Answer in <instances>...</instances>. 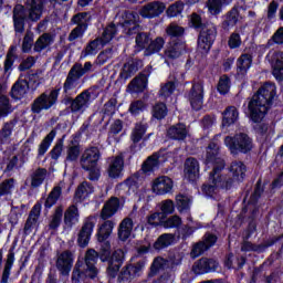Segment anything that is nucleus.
I'll list each match as a JSON object with an SVG mask.
<instances>
[{"label":"nucleus","instance_id":"7c9ffc66","mask_svg":"<svg viewBox=\"0 0 283 283\" xmlns=\"http://www.w3.org/2000/svg\"><path fill=\"white\" fill-rule=\"evenodd\" d=\"M182 50H185V42L182 40H172L164 52V55L168 61H176L182 56Z\"/></svg>","mask_w":283,"mask_h":283},{"label":"nucleus","instance_id":"4be33fe9","mask_svg":"<svg viewBox=\"0 0 283 283\" xmlns=\"http://www.w3.org/2000/svg\"><path fill=\"white\" fill-rule=\"evenodd\" d=\"M184 172L189 182H197L200 178V161L196 157H188L184 164Z\"/></svg>","mask_w":283,"mask_h":283},{"label":"nucleus","instance_id":"c85d7f7f","mask_svg":"<svg viewBox=\"0 0 283 283\" xmlns=\"http://www.w3.org/2000/svg\"><path fill=\"white\" fill-rule=\"evenodd\" d=\"M142 67L143 60L140 59H134L132 62H126L122 67L118 80L125 82L132 78V76H134V74H136V72H138V70H140Z\"/></svg>","mask_w":283,"mask_h":283},{"label":"nucleus","instance_id":"a878e982","mask_svg":"<svg viewBox=\"0 0 283 283\" xmlns=\"http://www.w3.org/2000/svg\"><path fill=\"white\" fill-rule=\"evenodd\" d=\"M81 220V212L78 211L77 205H71L67 207V209L64 211V227L65 229H69V231H72L76 224H78Z\"/></svg>","mask_w":283,"mask_h":283},{"label":"nucleus","instance_id":"7ed1b4c3","mask_svg":"<svg viewBox=\"0 0 283 283\" xmlns=\"http://www.w3.org/2000/svg\"><path fill=\"white\" fill-rule=\"evenodd\" d=\"M98 260V252L96 250H87L84 256L83 270H81L83 263L77 262L73 271L72 280H77V282L78 280H83L84 277H88L90 280H96V277H98V268H96Z\"/></svg>","mask_w":283,"mask_h":283},{"label":"nucleus","instance_id":"a18cd8bd","mask_svg":"<svg viewBox=\"0 0 283 283\" xmlns=\"http://www.w3.org/2000/svg\"><path fill=\"white\" fill-rule=\"evenodd\" d=\"M28 90H30V83L28 80L18 78L11 87V96L12 98H14V95L24 96V94H28Z\"/></svg>","mask_w":283,"mask_h":283},{"label":"nucleus","instance_id":"49530a36","mask_svg":"<svg viewBox=\"0 0 283 283\" xmlns=\"http://www.w3.org/2000/svg\"><path fill=\"white\" fill-rule=\"evenodd\" d=\"M167 262L168 261L163 256L155 258L150 265L148 277H154L155 275H158L160 271H165L167 269Z\"/></svg>","mask_w":283,"mask_h":283},{"label":"nucleus","instance_id":"e433bc0d","mask_svg":"<svg viewBox=\"0 0 283 283\" xmlns=\"http://www.w3.org/2000/svg\"><path fill=\"white\" fill-rule=\"evenodd\" d=\"M229 171L232 174V178L237 180V182H243L244 178H247V165L242 161H232Z\"/></svg>","mask_w":283,"mask_h":283},{"label":"nucleus","instance_id":"338daca9","mask_svg":"<svg viewBox=\"0 0 283 283\" xmlns=\"http://www.w3.org/2000/svg\"><path fill=\"white\" fill-rule=\"evenodd\" d=\"M182 10H185V3L177 1L168 7L166 14L169 17V19H174V17L182 14Z\"/></svg>","mask_w":283,"mask_h":283},{"label":"nucleus","instance_id":"774afa93","mask_svg":"<svg viewBox=\"0 0 283 283\" xmlns=\"http://www.w3.org/2000/svg\"><path fill=\"white\" fill-rule=\"evenodd\" d=\"M272 75L276 81H283V61L277 59L273 62L272 60Z\"/></svg>","mask_w":283,"mask_h":283},{"label":"nucleus","instance_id":"3c124183","mask_svg":"<svg viewBox=\"0 0 283 283\" xmlns=\"http://www.w3.org/2000/svg\"><path fill=\"white\" fill-rule=\"evenodd\" d=\"M217 92L221 96H227V94L231 92V77H229V75L223 74L219 77V82L217 84Z\"/></svg>","mask_w":283,"mask_h":283},{"label":"nucleus","instance_id":"6e6552de","mask_svg":"<svg viewBox=\"0 0 283 283\" xmlns=\"http://www.w3.org/2000/svg\"><path fill=\"white\" fill-rule=\"evenodd\" d=\"M216 39H218V28L216 24L210 23L205 29L199 31L197 39V48L201 54H209L213 44L216 43Z\"/></svg>","mask_w":283,"mask_h":283},{"label":"nucleus","instance_id":"09e8293b","mask_svg":"<svg viewBox=\"0 0 283 283\" xmlns=\"http://www.w3.org/2000/svg\"><path fill=\"white\" fill-rule=\"evenodd\" d=\"M45 176H48V169L45 168H38L31 175V187L32 189H39L41 185L45 181Z\"/></svg>","mask_w":283,"mask_h":283},{"label":"nucleus","instance_id":"a211bd4d","mask_svg":"<svg viewBox=\"0 0 283 283\" xmlns=\"http://www.w3.org/2000/svg\"><path fill=\"white\" fill-rule=\"evenodd\" d=\"M13 30L15 34H23L25 32V23H28V13L25 7L18 4L13 8Z\"/></svg>","mask_w":283,"mask_h":283},{"label":"nucleus","instance_id":"bf43d9fd","mask_svg":"<svg viewBox=\"0 0 283 283\" xmlns=\"http://www.w3.org/2000/svg\"><path fill=\"white\" fill-rule=\"evenodd\" d=\"M12 114V104H10V98L6 95L0 94V118H6Z\"/></svg>","mask_w":283,"mask_h":283},{"label":"nucleus","instance_id":"423d86ee","mask_svg":"<svg viewBox=\"0 0 283 283\" xmlns=\"http://www.w3.org/2000/svg\"><path fill=\"white\" fill-rule=\"evenodd\" d=\"M138 23H140V14L138 12L124 11L116 25L122 34L134 36V34L138 33V28H140Z\"/></svg>","mask_w":283,"mask_h":283},{"label":"nucleus","instance_id":"ea45409f","mask_svg":"<svg viewBox=\"0 0 283 283\" xmlns=\"http://www.w3.org/2000/svg\"><path fill=\"white\" fill-rule=\"evenodd\" d=\"M266 185H269V181H264L262 184V178L258 179L254 190L250 196V199L248 201V205L251 207H258V203L260 202V198H262V195L264 193V189H266Z\"/></svg>","mask_w":283,"mask_h":283},{"label":"nucleus","instance_id":"f8f14e48","mask_svg":"<svg viewBox=\"0 0 283 283\" xmlns=\"http://www.w3.org/2000/svg\"><path fill=\"white\" fill-rule=\"evenodd\" d=\"M145 264H147V259H140L135 264L124 266L118 274L117 281L126 283L133 281L134 277H139L140 272L145 269Z\"/></svg>","mask_w":283,"mask_h":283},{"label":"nucleus","instance_id":"f3484780","mask_svg":"<svg viewBox=\"0 0 283 283\" xmlns=\"http://www.w3.org/2000/svg\"><path fill=\"white\" fill-rule=\"evenodd\" d=\"M251 65H253V55L250 53H243L238 57L235 73L237 81H244V78H247Z\"/></svg>","mask_w":283,"mask_h":283},{"label":"nucleus","instance_id":"c03bdc74","mask_svg":"<svg viewBox=\"0 0 283 283\" xmlns=\"http://www.w3.org/2000/svg\"><path fill=\"white\" fill-rule=\"evenodd\" d=\"M63 195V188L61 186H55L48 195L45 201H44V209L49 211V209H52L54 205L59 202V199Z\"/></svg>","mask_w":283,"mask_h":283},{"label":"nucleus","instance_id":"a19ab883","mask_svg":"<svg viewBox=\"0 0 283 283\" xmlns=\"http://www.w3.org/2000/svg\"><path fill=\"white\" fill-rule=\"evenodd\" d=\"M151 41V33L149 32H138L135 38V54H139V52H145L149 42Z\"/></svg>","mask_w":283,"mask_h":283},{"label":"nucleus","instance_id":"c756f323","mask_svg":"<svg viewBox=\"0 0 283 283\" xmlns=\"http://www.w3.org/2000/svg\"><path fill=\"white\" fill-rule=\"evenodd\" d=\"M123 169H125V157L123 155H117L108 166V177L113 180L123 178Z\"/></svg>","mask_w":283,"mask_h":283},{"label":"nucleus","instance_id":"e2e57ef3","mask_svg":"<svg viewBox=\"0 0 283 283\" xmlns=\"http://www.w3.org/2000/svg\"><path fill=\"white\" fill-rule=\"evenodd\" d=\"M12 189H14V178H9L0 184V198L3 196H12Z\"/></svg>","mask_w":283,"mask_h":283},{"label":"nucleus","instance_id":"bb28decb","mask_svg":"<svg viewBox=\"0 0 283 283\" xmlns=\"http://www.w3.org/2000/svg\"><path fill=\"white\" fill-rule=\"evenodd\" d=\"M208 182L210 184H203L201 186V191L203 195L207 196V198H213V195L216 193V189L220 187V182H222V175L221 172H210Z\"/></svg>","mask_w":283,"mask_h":283},{"label":"nucleus","instance_id":"79ce46f5","mask_svg":"<svg viewBox=\"0 0 283 283\" xmlns=\"http://www.w3.org/2000/svg\"><path fill=\"white\" fill-rule=\"evenodd\" d=\"M165 48V38L157 36L155 40L150 38V41L144 51V56H154L158 54Z\"/></svg>","mask_w":283,"mask_h":283},{"label":"nucleus","instance_id":"20e7f679","mask_svg":"<svg viewBox=\"0 0 283 283\" xmlns=\"http://www.w3.org/2000/svg\"><path fill=\"white\" fill-rule=\"evenodd\" d=\"M224 145L232 156L251 154L253 147H255L253 138L247 133H237L233 136H227L224 138Z\"/></svg>","mask_w":283,"mask_h":283},{"label":"nucleus","instance_id":"b1692460","mask_svg":"<svg viewBox=\"0 0 283 283\" xmlns=\"http://www.w3.org/2000/svg\"><path fill=\"white\" fill-rule=\"evenodd\" d=\"M72 266H74V254H72V251L66 250L59 255L56 260V268L62 275H70Z\"/></svg>","mask_w":283,"mask_h":283},{"label":"nucleus","instance_id":"6e6d98bb","mask_svg":"<svg viewBox=\"0 0 283 283\" xmlns=\"http://www.w3.org/2000/svg\"><path fill=\"white\" fill-rule=\"evenodd\" d=\"M210 24H211L210 22L202 21V17H200V14L198 13L191 14L189 27L192 28L196 32H201L202 30L208 28V25Z\"/></svg>","mask_w":283,"mask_h":283},{"label":"nucleus","instance_id":"f257e3e1","mask_svg":"<svg viewBox=\"0 0 283 283\" xmlns=\"http://www.w3.org/2000/svg\"><path fill=\"white\" fill-rule=\"evenodd\" d=\"M275 98H277V86L273 82H265L258 88L248 103L250 120L255 124L252 126V129L261 138L269 134V124L262 123V120L269 114V109L273 107Z\"/></svg>","mask_w":283,"mask_h":283},{"label":"nucleus","instance_id":"13d9d810","mask_svg":"<svg viewBox=\"0 0 283 283\" xmlns=\"http://www.w3.org/2000/svg\"><path fill=\"white\" fill-rule=\"evenodd\" d=\"M61 222H63V206H59L55 208V211L49 223V229H51L52 231H56V229L61 227Z\"/></svg>","mask_w":283,"mask_h":283},{"label":"nucleus","instance_id":"58836bf2","mask_svg":"<svg viewBox=\"0 0 283 283\" xmlns=\"http://www.w3.org/2000/svg\"><path fill=\"white\" fill-rule=\"evenodd\" d=\"M119 29L115 22L108 23L104 30L102 35L98 38L101 41V45H107L115 36H117Z\"/></svg>","mask_w":283,"mask_h":283},{"label":"nucleus","instance_id":"cd10ccee","mask_svg":"<svg viewBox=\"0 0 283 283\" xmlns=\"http://www.w3.org/2000/svg\"><path fill=\"white\" fill-rule=\"evenodd\" d=\"M147 129H149V126L147 124L137 123L130 134V140L132 145L129 147L132 154H136L138 151V144L143 138L145 137V134H147Z\"/></svg>","mask_w":283,"mask_h":283},{"label":"nucleus","instance_id":"4c0bfd02","mask_svg":"<svg viewBox=\"0 0 283 283\" xmlns=\"http://www.w3.org/2000/svg\"><path fill=\"white\" fill-rule=\"evenodd\" d=\"M94 193V186L90 181H83L78 185L74 193V200L76 202H83L86 198H90Z\"/></svg>","mask_w":283,"mask_h":283},{"label":"nucleus","instance_id":"864d4df0","mask_svg":"<svg viewBox=\"0 0 283 283\" xmlns=\"http://www.w3.org/2000/svg\"><path fill=\"white\" fill-rule=\"evenodd\" d=\"M282 240H283V233L279 237H273V238L264 241V243H260V244L254 243L253 252L254 253H264L266 251V249L273 247L274 244H277V242H280Z\"/></svg>","mask_w":283,"mask_h":283},{"label":"nucleus","instance_id":"9b49d317","mask_svg":"<svg viewBox=\"0 0 283 283\" xmlns=\"http://www.w3.org/2000/svg\"><path fill=\"white\" fill-rule=\"evenodd\" d=\"M92 21V15L90 12H78L71 18V24L76 25L69 34V41H76L80 36H84L90 28V22Z\"/></svg>","mask_w":283,"mask_h":283},{"label":"nucleus","instance_id":"603ef678","mask_svg":"<svg viewBox=\"0 0 283 283\" xmlns=\"http://www.w3.org/2000/svg\"><path fill=\"white\" fill-rule=\"evenodd\" d=\"M153 118L155 120H164L167 118V114H169V109L167 108V104L159 102L153 106L151 109Z\"/></svg>","mask_w":283,"mask_h":283},{"label":"nucleus","instance_id":"2f4dec72","mask_svg":"<svg viewBox=\"0 0 283 283\" xmlns=\"http://www.w3.org/2000/svg\"><path fill=\"white\" fill-rule=\"evenodd\" d=\"M14 249H17V244L12 243L7 254V260L4 262V268L2 270L0 283H8L10 280V275L12 273V268L14 266V260H15Z\"/></svg>","mask_w":283,"mask_h":283},{"label":"nucleus","instance_id":"39448f33","mask_svg":"<svg viewBox=\"0 0 283 283\" xmlns=\"http://www.w3.org/2000/svg\"><path fill=\"white\" fill-rule=\"evenodd\" d=\"M87 72H92V62H85L84 65L81 62L74 63L63 84V94H70L72 90H76L81 83V78Z\"/></svg>","mask_w":283,"mask_h":283},{"label":"nucleus","instance_id":"052dcab7","mask_svg":"<svg viewBox=\"0 0 283 283\" xmlns=\"http://www.w3.org/2000/svg\"><path fill=\"white\" fill-rule=\"evenodd\" d=\"M52 41V35L44 33L34 43V52H43L48 48L49 43Z\"/></svg>","mask_w":283,"mask_h":283},{"label":"nucleus","instance_id":"aec40b11","mask_svg":"<svg viewBox=\"0 0 283 283\" xmlns=\"http://www.w3.org/2000/svg\"><path fill=\"white\" fill-rule=\"evenodd\" d=\"M218 266H220V263L214 259L201 258L195 263L192 271L196 275H205L207 273H214V271H218Z\"/></svg>","mask_w":283,"mask_h":283},{"label":"nucleus","instance_id":"9d476101","mask_svg":"<svg viewBox=\"0 0 283 283\" xmlns=\"http://www.w3.org/2000/svg\"><path fill=\"white\" fill-rule=\"evenodd\" d=\"M154 72L151 65H147L142 72H139L127 85L129 94H143L149 87V77Z\"/></svg>","mask_w":283,"mask_h":283},{"label":"nucleus","instance_id":"473e14b6","mask_svg":"<svg viewBox=\"0 0 283 283\" xmlns=\"http://www.w3.org/2000/svg\"><path fill=\"white\" fill-rule=\"evenodd\" d=\"M132 231H134V220L129 217L124 218L117 229L118 240L127 242L128 238H132Z\"/></svg>","mask_w":283,"mask_h":283},{"label":"nucleus","instance_id":"393cba45","mask_svg":"<svg viewBox=\"0 0 283 283\" xmlns=\"http://www.w3.org/2000/svg\"><path fill=\"white\" fill-rule=\"evenodd\" d=\"M91 88L84 90L80 93L73 102V114H83L88 107L92 101V92Z\"/></svg>","mask_w":283,"mask_h":283},{"label":"nucleus","instance_id":"1a4fd4ad","mask_svg":"<svg viewBox=\"0 0 283 283\" xmlns=\"http://www.w3.org/2000/svg\"><path fill=\"white\" fill-rule=\"evenodd\" d=\"M220 144L216 140H211L206 147V165L212 166V172L222 174L227 163L220 156Z\"/></svg>","mask_w":283,"mask_h":283},{"label":"nucleus","instance_id":"5701e85b","mask_svg":"<svg viewBox=\"0 0 283 283\" xmlns=\"http://www.w3.org/2000/svg\"><path fill=\"white\" fill-rule=\"evenodd\" d=\"M222 19L223 20L221 22V30H223V32H229V30H233V28H235V25H238L240 21V7L234 6L222 17Z\"/></svg>","mask_w":283,"mask_h":283},{"label":"nucleus","instance_id":"5fc2aeb1","mask_svg":"<svg viewBox=\"0 0 283 283\" xmlns=\"http://www.w3.org/2000/svg\"><path fill=\"white\" fill-rule=\"evenodd\" d=\"M167 35L170 38V41H182V36H185V28L178 24H170L166 29Z\"/></svg>","mask_w":283,"mask_h":283},{"label":"nucleus","instance_id":"69168bd1","mask_svg":"<svg viewBox=\"0 0 283 283\" xmlns=\"http://www.w3.org/2000/svg\"><path fill=\"white\" fill-rule=\"evenodd\" d=\"M160 210H161V212H159V213L161 216V220H166L167 216H171V213H174V211H176V205L170 199L165 200L161 203Z\"/></svg>","mask_w":283,"mask_h":283},{"label":"nucleus","instance_id":"dca6fc26","mask_svg":"<svg viewBox=\"0 0 283 283\" xmlns=\"http://www.w3.org/2000/svg\"><path fill=\"white\" fill-rule=\"evenodd\" d=\"M167 6L160 1H151L142 7L138 15L143 19H156L165 12Z\"/></svg>","mask_w":283,"mask_h":283},{"label":"nucleus","instance_id":"0eeeda50","mask_svg":"<svg viewBox=\"0 0 283 283\" xmlns=\"http://www.w3.org/2000/svg\"><path fill=\"white\" fill-rule=\"evenodd\" d=\"M59 94H61V86L52 90L50 93L44 92L40 94L31 104L32 114H41V112L52 109L59 101Z\"/></svg>","mask_w":283,"mask_h":283},{"label":"nucleus","instance_id":"ddd939ff","mask_svg":"<svg viewBox=\"0 0 283 283\" xmlns=\"http://www.w3.org/2000/svg\"><path fill=\"white\" fill-rule=\"evenodd\" d=\"M187 98L190 103L191 109L200 112L205 104V85L200 82L193 83L187 94Z\"/></svg>","mask_w":283,"mask_h":283},{"label":"nucleus","instance_id":"f03ea898","mask_svg":"<svg viewBox=\"0 0 283 283\" xmlns=\"http://www.w3.org/2000/svg\"><path fill=\"white\" fill-rule=\"evenodd\" d=\"M114 227H116V222L114 221L103 222L95 234L97 242L102 244L97 252L101 262L109 263L114 259V253H112V241H109L112 233H114Z\"/></svg>","mask_w":283,"mask_h":283},{"label":"nucleus","instance_id":"2eb2a0df","mask_svg":"<svg viewBox=\"0 0 283 283\" xmlns=\"http://www.w3.org/2000/svg\"><path fill=\"white\" fill-rule=\"evenodd\" d=\"M98 160H101V149L93 146L84 150L80 158V165L82 169H92V167H98Z\"/></svg>","mask_w":283,"mask_h":283},{"label":"nucleus","instance_id":"c9c22d12","mask_svg":"<svg viewBox=\"0 0 283 283\" xmlns=\"http://www.w3.org/2000/svg\"><path fill=\"white\" fill-rule=\"evenodd\" d=\"M240 118V112L235 106H228L222 113V127H231V125H235L238 119Z\"/></svg>","mask_w":283,"mask_h":283},{"label":"nucleus","instance_id":"f704fd0d","mask_svg":"<svg viewBox=\"0 0 283 283\" xmlns=\"http://www.w3.org/2000/svg\"><path fill=\"white\" fill-rule=\"evenodd\" d=\"M189 132L185 123H177L167 129V137L170 140H185Z\"/></svg>","mask_w":283,"mask_h":283},{"label":"nucleus","instance_id":"8fccbe9b","mask_svg":"<svg viewBox=\"0 0 283 283\" xmlns=\"http://www.w3.org/2000/svg\"><path fill=\"white\" fill-rule=\"evenodd\" d=\"M128 112L130 116H134L135 118L137 116H140L144 112H147V103L143 99H135L130 103Z\"/></svg>","mask_w":283,"mask_h":283},{"label":"nucleus","instance_id":"37998d69","mask_svg":"<svg viewBox=\"0 0 283 283\" xmlns=\"http://www.w3.org/2000/svg\"><path fill=\"white\" fill-rule=\"evenodd\" d=\"M176 240V235L172 233H164L157 238V240L153 244V249L155 251H163L164 249H167L174 244Z\"/></svg>","mask_w":283,"mask_h":283},{"label":"nucleus","instance_id":"4468645a","mask_svg":"<svg viewBox=\"0 0 283 283\" xmlns=\"http://www.w3.org/2000/svg\"><path fill=\"white\" fill-rule=\"evenodd\" d=\"M94 227H96V220L92 216L87 217L77 234V247L85 249L90 244Z\"/></svg>","mask_w":283,"mask_h":283},{"label":"nucleus","instance_id":"6ab92c4d","mask_svg":"<svg viewBox=\"0 0 283 283\" xmlns=\"http://www.w3.org/2000/svg\"><path fill=\"white\" fill-rule=\"evenodd\" d=\"M125 262V252L120 249H117L113 252V259L111 262H108V266L106 269V275L111 277V280H114L119 271L120 266H123V263Z\"/></svg>","mask_w":283,"mask_h":283},{"label":"nucleus","instance_id":"de8ad7c7","mask_svg":"<svg viewBox=\"0 0 283 283\" xmlns=\"http://www.w3.org/2000/svg\"><path fill=\"white\" fill-rule=\"evenodd\" d=\"M56 138V129H52L41 142L38 148V156H45L48 154V150L50 149V145H52V142Z\"/></svg>","mask_w":283,"mask_h":283},{"label":"nucleus","instance_id":"4d7b16f0","mask_svg":"<svg viewBox=\"0 0 283 283\" xmlns=\"http://www.w3.org/2000/svg\"><path fill=\"white\" fill-rule=\"evenodd\" d=\"M207 8H208V12L212 17H218V14H222V10H224L227 6L221 0H208Z\"/></svg>","mask_w":283,"mask_h":283},{"label":"nucleus","instance_id":"0e129e2a","mask_svg":"<svg viewBox=\"0 0 283 283\" xmlns=\"http://www.w3.org/2000/svg\"><path fill=\"white\" fill-rule=\"evenodd\" d=\"M81 156V145L70 146L66 150L65 163H76Z\"/></svg>","mask_w":283,"mask_h":283},{"label":"nucleus","instance_id":"680f3d73","mask_svg":"<svg viewBox=\"0 0 283 283\" xmlns=\"http://www.w3.org/2000/svg\"><path fill=\"white\" fill-rule=\"evenodd\" d=\"M98 45H101V39L96 38L95 40L90 41L84 50L82 51V56H92L96 54L98 50Z\"/></svg>","mask_w":283,"mask_h":283},{"label":"nucleus","instance_id":"412c9836","mask_svg":"<svg viewBox=\"0 0 283 283\" xmlns=\"http://www.w3.org/2000/svg\"><path fill=\"white\" fill-rule=\"evenodd\" d=\"M153 193L157 196H167V193H171V189H174V180L167 176L157 177L151 185Z\"/></svg>","mask_w":283,"mask_h":283},{"label":"nucleus","instance_id":"72a5a7b5","mask_svg":"<svg viewBox=\"0 0 283 283\" xmlns=\"http://www.w3.org/2000/svg\"><path fill=\"white\" fill-rule=\"evenodd\" d=\"M160 169V151L153 153L148 156L146 160L142 164L143 174H154Z\"/></svg>","mask_w":283,"mask_h":283}]
</instances>
